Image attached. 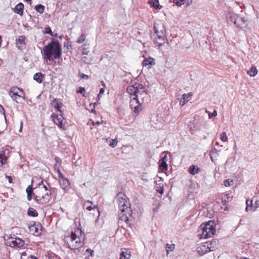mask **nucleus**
<instances>
[{
    "label": "nucleus",
    "instance_id": "1",
    "mask_svg": "<svg viewBox=\"0 0 259 259\" xmlns=\"http://www.w3.org/2000/svg\"><path fill=\"white\" fill-rule=\"evenodd\" d=\"M82 231L79 228H74L72 230L71 234L65 236L64 243L67 247L71 249H76L82 247L84 243L82 241Z\"/></svg>",
    "mask_w": 259,
    "mask_h": 259
},
{
    "label": "nucleus",
    "instance_id": "2",
    "mask_svg": "<svg viewBox=\"0 0 259 259\" xmlns=\"http://www.w3.org/2000/svg\"><path fill=\"white\" fill-rule=\"evenodd\" d=\"M44 58L49 61H53L61 57V46L58 41H52L43 48Z\"/></svg>",
    "mask_w": 259,
    "mask_h": 259
},
{
    "label": "nucleus",
    "instance_id": "3",
    "mask_svg": "<svg viewBox=\"0 0 259 259\" xmlns=\"http://www.w3.org/2000/svg\"><path fill=\"white\" fill-rule=\"evenodd\" d=\"M126 90L131 96L138 98L143 104L149 100L148 92L146 88L141 84L136 83L128 87Z\"/></svg>",
    "mask_w": 259,
    "mask_h": 259
},
{
    "label": "nucleus",
    "instance_id": "4",
    "mask_svg": "<svg viewBox=\"0 0 259 259\" xmlns=\"http://www.w3.org/2000/svg\"><path fill=\"white\" fill-rule=\"evenodd\" d=\"M199 235L200 239H207L212 237L216 231L215 223L214 221H209L202 224L199 227Z\"/></svg>",
    "mask_w": 259,
    "mask_h": 259
},
{
    "label": "nucleus",
    "instance_id": "5",
    "mask_svg": "<svg viewBox=\"0 0 259 259\" xmlns=\"http://www.w3.org/2000/svg\"><path fill=\"white\" fill-rule=\"evenodd\" d=\"M117 200L120 211L124 213L130 206L127 196L122 193H119L117 196Z\"/></svg>",
    "mask_w": 259,
    "mask_h": 259
},
{
    "label": "nucleus",
    "instance_id": "6",
    "mask_svg": "<svg viewBox=\"0 0 259 259\" xmlns=\"http://www.w3.org/2000/svg\"><path fill=\"white\" fill-rule=\"evenodd\" d=\"M229 17V21L241 28L246 27L247 24L245 19L235 14L228 13V18Z\"/></svg>",
    "mask_w": 259,
    "mask_h": 259
},
{
    "label": "nucleus",
    "instance_id": "7",
    "mask_svg": "<svg viewBox=\"0 0 259 259\" xmlns=\"http://www.w3.org/2000/svg\"><path fill=\"white\" fill-rule=\"evenodd\" d=\"M131 102L130 106L133 112L137 115L143 110V103L137 98L131 96Z\"/></svg>",
    "mask_w": 259,
    "mask_h": 259
},
{
    "label": "nucleus",
    "instance_id": "8",
    "mask_svg": "<svg viewBox=\"0 0 259 259\" xmlns=\"http://www.w3.org/2000/svg\"><path fill=\"white\" fill-rule=\"evenodd\" d=\"M52 198V193L51 190L46 191L45 194H38L35 196V201L40 204H47Z\"/></svg>",
    "mask_w": 259,
    "mask_h": 259
},
{
    "label": "nucleus",
    "instance_id": "9",
    "mask_svg": "<svg viewBox=\"0 0 259 259\" xmlns=\"http://www.w3.org/2000/svg\"><path fill=\"white\" fill-rule=\"evenodd\" d=\"M54 122L61 129L65 130L66 120L62 114L52 115Z\"/></svg>",
    "mask_w": 259,
    "mask_h": 259
},
{
    "label": "nucleus",
    "instance_id": "10",
    "mask_svg": "<svg viewBox=\"0 0 259 259\" xmlns=\"http://www.w3.org/2000/svg\"><path fill=\"white\" fill-rule=\"evenodd\" d=\"M211 243L206 242L202 245L198 246L197 248V251L198 253L200 255H202L207 252L211 251L212 250L211 249Z\"/></svg>",
    "mask_w": 259,
    "mask_h": 259
},
{
    "label": "nucleus",
    "instance_id": "11",
    "mask_svg": "<svg viewBox=\"0 0 259 259\" xmlns=\"http://www.w3.org/2000/svg\"><path fill=\"white\" fill-rule=\"evenodd\" d=\"M153 29L154 34L166 36V28L163 24L155 23Z\"/></svg>",
    "mask_w": 259,
    "mask_h": 259
},
{
    "label": "nucleus",
    "instance_id": "12",
    "mask_svg": "<svg viewBox=\"0 0 259 259\" xmlns=\"http://www.w3.org/2000/svg\"><path fill=\"white\" fill-rule=\"evenodd\" d=\"M152 37L154 44L158 47L164 44L166 42L165 40H166L167 44H168L166 36L153 34Z\"/></svg>",
    "mask_w": 259,
    "mask_h": 259
},
{
    "label": "nucleus",
    "instance_id": "13",
    "mask_svg": "<svg viewBox=\"0 0 259 259\" xmlns=\"http://www.w3.org/2000/svg\"><path fill=\"white\" fill-rule=\"evenodd\" d=\"M19 91H21V92H22V90H21L19 88L17 87H13L10 89L9 93L10 96L12 98V99L14 101H15L16 102H18L17 99L18 98L21 97V95H18Z\"/></svg>",
    "mask_w": 259,
    "mask_h": 259
},
{
    "label": "nucleus",
    "instance_id": "14",
    "mask_svg": "<svg viewBox=\"0 0 259 259\" xmlns=\"http://www.w3.org/2000/svg\"><path fill=\"white\" fill-rule=\"evenodd\" d=\"M59 184L61 188L65 190H69L70 187L68 180L64 176L59 178Z\"/></svg>",
    "mask_w": 259,
    "mask_h": 259
},
{
    "label": "nucleus",
    "instance_id": "15",
    "mask_svg": "<svg viewBox=\"0 0 259 259\" xmlns=\"http://www.w3.org/2000/svg\"><path fill=\"white\" fill-rule=\"evenodd\" d=\"M24 245V241L18 237H16L15 240L10 242V245L12 247H21Z\"/></svg>",
    "mask_w": 259,
    "mask_h": 259
},
{
    "label": "nucleus",
    "instance_id": "16",
    "mask_svg": "<svg viewBox=\"0 0 259 259\" xmlns=\"http://www.w3.org/2000/svg\"><path fill=\"white\" fill-rule=\"evenodd\" d=\"M41 226L40 224L34 225L30 227V231L35 236H38L41 233Z\"/></svg>",
    "mask_w": 259,
    "mask_h": 259
},
{
    "label": "nucleus",
    "instance_id": "17",
    "mask_svg": "<svg viewBox=\"0 0 259 259\" xmlns=\"http://www.w3.org/2000/svg\"><path fill=\"white\" fill-rule=\"evenodd\" d=\"M90 204H92V202L90 201H87L84 203L83 207L85 208L87 210L91 211L93 210V209L96 208L97 209V211L98 212V217H99L100 214V211L99 210L98 207L97 205H95L94 207H92L91 205H90Z\"/></svg>",
    "mask_w": 259,
    "mask_h": 259
},
{
    "label": "nucleus",
    "instance_id": "18",
    "mask_svg": "<svg viewBox=\"0 0 259 259\" xmlns=\"http://www.w3.org/2000/svg\"><path fill=\"white\" fill-rule=\"evenodd\" d=\"M155 62L154 59L151 57H149L145 59L143 62V65L144 66H148V68H150L151 66L155 65Z\"/></svg>",
    "mask_w": 259,
    "mask_h": 259
},
{
    "label": "nucleus",
    "instance_id": "19",
    "mask_svg": "<svg viewBox=\"0 0 259 259\" xmlns=\"http://www.w3.org/2000/svg\"><path fill=\"white\" fill-rule=\"evenodd\" d=\"M24 5L22 3H19L14 8V12L20 15H22L23 13Z\"/></svg>",
    "mask_w": 259,
    "mask_h": 259
},
{
    "label": "nucleus",
    "instance_id": "20",
    "mask_svg": "<svg viewBox=\"0 0 259 259\" xmlns=\"http://www.w3.org/2000/svg\"><path fill=\"white\" fill-rule=\"evenodd\" d=\"M52 104L59 111H60V112H62V111L61 110V108L62 106V104L58 100H57V99H55L53 101Z\"/></svg>",
    "mask_w": 259,
    "mask_h": 259
},
{
    "label": "nucleus",
    "instance_id": "21",
    "mask_svg": "<svg viewBox=\"0 0 259 259\" xmlns=\"http://www.w3.org/2000/svg\"><path fill=\"white\" fill-rule=\"evenodd\" d=\"M44 78V75L38 72L34 74L33 76V79L35 80L37 82L40 83L42 82Z\"/></svg>",
    "mask_w": 259,
    "mask_h": 259
},
{
    "label": "nucleus",
    "instance_id": "22",
    "mask_svg": "<svg viewBox=\"0 0 259 259\" xmlns=\"http://www.w3.org/2000/svg\"><path fill=\"white\" fill-rule=\"evenodd\" d=\"M200 168L197 166H196L195 165H192L190 166L188 171L190 174L195 175V174H197Z\"/></svg>",
    "mask_w": 259,
    "mask_h": 259
},
{
    "label": "nucleus",
    "instance_id": "23",
    "mask_svg": "<svg viewBox=\"0 0 259 259\" xmlns=\"http://www.w3.org/2000/svg\"><path fill=\"white\" fill-rule=\"evenodd\" d=\"M119 223H121V222H124L126 223H127L128 221V219L127 215L121 212V213H119Z\"/></svg>",
    "mask_w": 259,
    "mask_h": 259
},
{
    "label": "nucleus",
    "instance_id": "24",
    "mask_svg": "<svg viewBox=\"0 0 259 259\" xmlns=\"http://www.w3.org/2000/svg\"><path fill=\"white\" fill-rule=\"evenodd\" d=\"M226 195H224L225 198L222 197L221 199H218V203H222V206H221L222 209H223L224 211L227 210L226 202L227 200L225 198Z\"/></svg>",
    "mask_w": 259,
    "mask_h": 259
},
{
    "label": "nucleus",
    "instance_id": "25",
    "mask_svg": "<svg viewBox=\"0 0 259 259\" xmlns=\"http://www.w3.org/2000/svg\"><path fill=\"white\" fill-rule=\"evenodd\" d=\"M6 150L0 152V162L3 165L5 164L7 161V157L5 155Z\"/></svg>",
    "mask_w": 259,
    "mask_h": 259
},
{
    "label": "nucleus",
    "instance_id": "26",
    "mask_svg": "<svg viewBox=\"0 0 259 259\" xmlns=\"http://www.w3.org/2000/svg\"><path fill=\"white\" fill-rule=\"evenodd\" d=\"M247 74L251 76H254L257 73V70L255 66H252L247 72Z\"/></svg>",
    "mask_w": 259,
    "mask_h": 259
},
{
    "label": "nucleus",
    "instance_id": "27",
    "mask_svg": "<svg viewBox=\"0 0 259 259\" xmlns=\"http://www.w3.org/2000/svg\"><path fill=\"white\" fill-rule=\"evenodd\" d=\"M149 2L156 9L160 10L161 8V6L159 5L158 0H149Z\"/></svg>",
    "mask_w": 259,
    "mask_h": 259
},
{
    "label": "nucleus",
    "instance_id": "28",
    "mask_svg": "<svg viewBox=\"0 0 259 259\" xmlns=\"http://www.w3.org/2000/svg\"><path fill=\"white\" fill-rule=\"evenodd\" d=\"M27 214L30 217H35L38 215V213L35 209L30 207L28 209Z\"/></svg>",
    "mask_w": 259,
    "mask_h": 259
},
{
    "label": "nucleus",
    "instance_id": "29",
    "mask_svg": "<svg viewBox=\"0 0 259 259\" xmlns=\"http://www.w3.org/2000/svg\"><path fill=\"white\" fill-rule=\"evenodd\" d=\"M252 201H253L252 200H250L249 199L246 200V207L245 208V210L246 211H248L252 209V207H253Z\"/></svg>",
    "mask_w": 259,
    "mask_h": 259
},
{
    "label": "nucleus",
    "instance_id": "30",
    "mask_svg": "<svg viewBox=\"0 0 259 259\" xmlns=\"http://www.w3.org/2000/svg\"><path fill=\"white\" fill-rule=\"evenodd\" d=\"M35 10L39 13L42 14L45 10V6L39 4L35 7Z\"/></svg>",
    "mask_w": 259,
    "mask_h": 259
},
{
    "label": "nucleus",
    "instance_id": "31",
    "mask_svg": "<svg viewBox=\"0 0 259 259\" xmlns=\"http://www.w3.org/2000/svg\"><path fill=\"white\" fill-rule=\"evenodd\" d=\"M131 255L126 251H122L120 254L119 259H130Z\"/></svg>",
    "mask_w": 259,
    "mask_h": 259
},
{
    "label": "nucleus",
    "instance_id": "32",
    "mask_svg": "<svg viewBox=\"0 0 259 259\" xmlns=\"http://www.w3.org/2000/svg\"><path fill=\"white\" fill-rule=\"evenodd\" d=\"M192 96V93H189L188 94H183L182 97L184 100H185L186 102H188L190 100V98Z\"/></svg>",
    "mask_w": 259,
    "mask_h": 259
},
{
    "label": "nucleus",
    "instance_id": "33",
    "mask_svg": "<svg viewBox=\"0 0 259 259\" xmlns=\"http://www.w3.org/2000/svg\"><path fill=\"white\" fill-rule=\"evenodd\" d=\"M167 164L166 162L163 163V162H161L159 168L162 171H166L167 170Z\"/></svg>",
    "mask_w": 259,
    "mask_h": 259
},
{
    "label": "nucleus",
    "instance_id": "34",
    "mask_svg": "<svg viewBox=\"0 0 259 259\" xmlns=\"http://www.w3.org/2000/svg\"><path fill=\"white\" fill-rule=\"evenodd\" d=\"M85 40V35L84 34H81L78 38L77 42L81 44Z\"/></svg>",
    "mask_w": 259,
    "mask_h": 259
},
{
    "label": "nucleus",
    "instance_id": "35",
    "mask_svg": "<svg viewBox=\"0 0 259 259\" xmlns=\"http://www.w3.org/2000/svg\"><path fill=\"white\" fill-rule=\"evenodd\" d=\"M117 140L116 139H114V140H110V143L109 144V145H110V146L113 147V148H114L117 145Z\"/></svg>",
    "mask_w": 259,
    "mask_h": 259
},
{
    "label": "nucleus",
    "instance_id": "36",
    "mask_svg": "<svg viewBox=\"0 0 259 259\" xmlns=\"http://www.w3.org/2000/svg\"><path fill=\"white\" fill-rule=\"evenodd\" d=\"M25 37L24 36H19L17 40L20 44H25Z\"/></svg>",
    "mask_w": 259,
    "mask_h": 259
},
{
    "label": "nucleus",
    "instance_id": "37",
    "mask_svg": "<svg viewBox=\"0 0 259 259\" xmlns=\"http://www.w3.org/2000/svg\"><path fill=\"white\" fill-rule=\"evenodd\" d=\"M205 112L208 114L209 118L210 119L216 116L217 115V113L215 110H214L212 113L209 112L207 110H205Z\"/></svg>",
    "mask_w": 259,
    "mask_h": 259
},
{
    "label": "nucleus",
    "instance_id": "38",
    "mask_svg": "<svg viewBox=\"0 0 259 259\" xmlns=\"http://www.w3.org/2000/svg\"><path fill=\"white\" fill-rule=\"evenodd\" d=\"M155 190L159 193L162 194L163 193V188L160 185H157L155 187Z\"/></svg>",
    "mask_w": 259,
    "mask_h": 259
},
{
    "label": "nucleus",
    "instance_id": "39",
    "mask_svg": "<svg viewBox=\"0 0 259 259\" xmlns=\"http://www.w3.org/2000/svg\"><path fill=\"white\" fill-rule=\"evenodd\" d=\"M217 155V152L216 150H212L210 152V158L212 161H214L213 158L216 157Z\"/></svg>",
    "mask_w": 259,
    "mask_h": 259
},
{
    "label": "nucleus",
    "instance_id": "40",
    "mask_svg": "<svg viewBox=\"0 0 259 259\" xmlns=\"http://www.w3.org/2000/svg\"><path fill=\"white\" fill-rule=\"evenodd\" d=\"M185 0H173V2L178 6H181L184 3Z\"/></svg>",
    "mask_w": 259,
    "mask_h": 259
},
{
    "label": "nucleus",
    "instance_id": "41",
    "mask_svg": "<svg viewBox=\"0 0 259 259\" xmlns=\"http://www.w3.org/2000/svg\"><path fill=\"white\" fill-rule=\"evenodd\" d=\"M26 191L27 194H28V193L29 194H32L33 193L32 186L31 185L28 186L26 190Z\"/></svg>",
    "mask_w": 259,
    "mask_h": 259
},
{
    "label": "nucleus",
    "instance_id": "42",
    "mask_svg": "<svg viewBox=\"0 0 259 259\" xmlns=\"http://www.w3.org/2000/svg\"><path fill=\"white\" fill-rule=\"evenodd\" d=\"M45 33H47V34H51V35L52 36H54L52 32V30L51 29V28L50 27H47L45 28Z\"/></svg>",
    "mask_w": 259,
    "mask_h": 259
},
{
    "label": "nucleus",
    "instance_id": "43",
    "mask_svg": "<svg viewBox=\"0 0 259 259\" xmlns=\"http://www.w3.org/2000/svg\"><path fill=\"white\" fill-rule=\"evenodd\" d=\"M221 139L222 142H225L227 141V136L225 132H223L221 137Z\"/></svg>",
    "mask_w": 259,
    "mask_h": 259
},
{
    "label": "nucleus",
    "instance_id": "44",
    "mask_svg": "<svg viewBox=\"0 0 259 259\" xmlns=\"http://www.w3.org/2000/svg\"><path fill=\"white\" fill-rule=\"evenodd\" d=\"M85 89L82 87H79L78 90L76 91L77 93L83 94L85 92Z\"/></svg>",
    "mask_w": 259,
    "mask_h": 259
},
{
    "label": "nucleus",
    "instance_id": "45",
    "mask_svg": "<svg viewBox=\"0 0 259 259\" xmlns=\"http://www.w3.org/2000/svg\"><path fill=\"white\" fill-rule=\"evenodd\" d=\"M174 245H170V244H166V251H167V253H168V249H170V250H172L174 248Z\"/></svg>",
    "mask_w": 259,
    "mask_h": 259
},
{
    "label": "nucleus",
    "instance_id": "46",
    "mask_svg": "<svg viewBox=\"0 0 259 259\" xmlns=\"http://www.w3.org/2000/svg\"><path fill=\"white\" fill-rule=\"evenodd\" d=\"M44 189L45 191H49L46 185H43L42 187H39V190L40 191H42Z\"/></svg>",
    "mask_w": 259,
    "mask_h": 259
},
{
    "label": "nucleus",
    "instance_id": "47",
    "mask_svg": "<svg viewBox=\"0 0 259 259\" xmlns=\"http://www.w3.org/2000/svg\"><path fill=\"white\" fill-rule=\"evenodd\" d=\"M186 102H187L182 98L180 101V105L181 106H183L186 104Z\"/></svg>",
    "mask_w": 259,
    "mask_h": 259
},
{
    "label": "nucleus",
    "instance_id": "48",
    "mask_svg": "<svg viewBox=\"0 0 259 259\" xmlns=\"http://www.w3.org/2000/svg\"><path fill=\"white\" fill-rule=\"evenodd\" d=\"M80 77L83 79H88L89 78L88 75L84 74L83 73H81L80 75Z\"/></svg>",
    "mask_w": 259,
    "mask_h": 259
},
{
    "label": "nucleus",
    "instance_id": "49",
    "mask_svg": "<svg viewBox=\"0 0 259 259\" xmlns=\"http://www.w3.org/2000/svg\"><path fill=\"white\" fill-rule=\"evenodd\" d=\"M253 206L255 208H257L259 207V200H257L255 201Z\"/></svg>",
    "mask_w": 259,
    "mask_h": 259
},
{
    "label": "nucleus",
    "instance_id": "50",
    "mask_svg": "<svg viewBox=\"0 0 259 259\" xmlns=\"http://www.w3.org/2000/svg\"><path fill=\"white\" fill-rule=\"evenodd\" d=\"M57 169V171L59 174V178H61V177H62L63 176H64L63 175V174L61 172V171H60V170L59 169V168H58Z\"/></svg>",
    "mask_w": 259,
    "mask_h": 259
},
{
    "label": "nucleus",
    "instance_id": "51",
    "mask_svg": "<svg viewBox=\"0 0 259 259\" xmlns=\"http://www.w3.org/2000/svg\"><path fill=\"white\" fill-rule=\"evenodd\" d=\"M57 169V171L59 174V178H61V177H62L63 176H64L63 175V174L61 172V171H60V170L59 169V168H58Z\"/></svg>",
    "mask_w": 259,
    "mask_h": 259
},
{
    "label": "nucleus",
    "instance_id": "52",
    "mask_svg": "<svg viewBox=\"0 0 259 259\" xmlns=\"http://www.w3.org/2000/svg\"><path fill=\"white\" fill-rule=\"evenodd\" d=\"M57 169V171L59 174V178H61V177H62L63 176H64L63 175V174L61 172V171H60V170L59 169V168H58Z\"/></svg>",
    "mask_w": 259,
    "mask_h": 259
},
{
    "label": "nucleus",
    "instance_id": "53",
    "mask_svg": "<svg viewBox=\"0 0 259 259\" xmlns=\"http://www.w3.org/2000/svg\"><path fill=\"white\" fill-rule=\"evenodd\" d=\"M0 113L5 114V111L3 107L0 104Z\"/></svg>",
    "mask_w": 259,
    "mask_h": 259
},
{
    "label": "nucleus",
    "instance_id": "54",
    "mask_svg": "<svg viewBox=\"0 0 259 259\" xmlns=\"http://www.w3.org/2000/svg\"><path fill=\"white\" fill-rule=\"evenodd\" d=\"M233 184H234L233 180H230V179H228V186L232 185H233Z\"/></svg>",
    "mask_w": 259,
    "mask_h": 259
},
{
    "label": "nucleus",
    "instance_id": "55",
    "mask_svg": "<svg viewBox=\"0 0 259 259\" xmlns=\"http://www.w3.org/2000/svg\"><path fill=\"white\" fill-rule=\"evenodd\" d=\"M167 160V156L164 155V157L161 159V162H163V163L166 162Z\"/></svg>",
    "mask_w": 259,
    "mask_h": 259
},
{
    "label": "nucleus",
    "instance_id": "56",
    "mask_svg": "<svg viewBox=\"0 0 259 259\" xmlns=\"http://www.w3.org/2000/svg\"><path fill=\"white\" fill-rule=\"evenodd\" d=\"M27 199L29 200V201H30L31 199H32V194H29L28 193V194H27Z\"/></svg>",
    "mask_w": 259,
    "mask_h": 259
},
{
    "label": "nucleus",
    "instance_id": "57",
    "mask_svg": "<svg viewBox=\"0 0 259 259\" xmlns=\"http://www.w3.org/2000/svg\"><path fill=\"white\" fill-rule=\"evenodd\" d=\"M6 178L8 179L9 183H11L12 181V177L10 176H7Z\"/></svg>",
    "mask_w": 259,
    "mask_h": 259
},
{
    "label": "nucleus",
    "instance_id": "58",
    "mask_svg": "<svg viewBox=\"0 0 259 259\" xmlns=\"http://www.w3.org/2000/svg\"><path fill=\"white\" fill-rule=\"evenodd\" d=\"M105 90L103 88H101L100 90L99 94H102L104 93Z\"/></svg>",
    "mask_w": 259,
    "mask_h": 259
},
{
    "label": "nucleus",
    "instance_id": "59",
    "mask_svg": "<svg viewBox=\"0 0 259 259\" xmlns=\"http://www.w3.org/2000/svg\"><path fill=\"white\" fill-rule=\"evenodd\" d=\"M92 123H93V124L94 125H95V124L99 125V124H101V122H100V121H97V122H94V121H93V122H92Z\"/></svg>",
    "mask_w": 259,
    "mask_h": 259
},
{
    "label": "nucleus",
    "instance_id": "60",
    "mask_svg": "<svg viewBox=\"0 0 259 259\" xmlns=\"http://www.w3.org/2000/svg\"><path fill=\"white\" fill-rule=\"evenodd\" d=\"M22 125H23V122H21V124H20V130H19V132H21L22 131Z\"/></svg>",
    "mask_w": 259,
    "mask_h": 259
},
{
    "label": "nucleus",
    "instance_id": "61",
    "mask_svg": "<svg viewBox=\"0 0 259 259\" xmlns=\"http://www.w3.org/2000/svg\"><path fill=\"white\" fill-rule=\"evenodd\" d=\"M87 251H91V255H92V253L94 252L93 250H90V249H88L87 250Z\"/></svg>",
    "mask_w": 259,
    "mask_h": 259
},
{
    "label": "nucleus",
    "instance_id": "62",
    "mask_svg": "<svg viewBox=\"0 0 259 259\" xmlns=\"http://www.w3.org/2000/svg\"><path fill=\"white\" fill-rule=\"evenodd\" d=\"M227 180H225L224 181V185L227 187Z\"/></svg>",
    "mask_w": 259,
    "mask_h": 259
},
{
    "label": "nucleus",
    "instance_id": "63",
    "mask_svg": "<svg viewBox=\"0 0 259 259\" xmlns=\"http://www.w3.org/2000/svg\"><path fill=\"white\" fill-rule=\"evenodd\" d=\"M55 160H56V161L57 162H58L59 161V160H60V158H59V157H56V158H55Z\"/></svg>",
    "mask_w": 259,
    "mask_h": 259
},
{
    "label": "nucleus",
    "instance_id": "64",
    "mask_svg": "<svg viewBox=\"0 0 259 259\" xmlns=\"http://www.w3.org/2000/svg\"><path fill=\"white\" fill-rule=\"evenodd\" d=\"M30 257H31V259H37L36 257L33 256H30Z\"/></svg>",
    "mask_w": 259,
    "mask_h": 259
}]
</instances>
